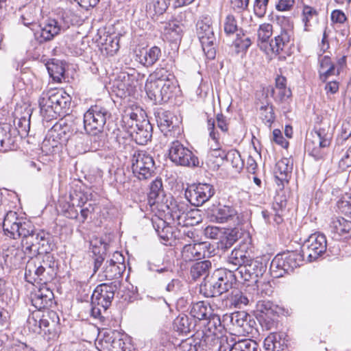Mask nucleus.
<instances>
[{
  "label": "nucleus",
  "mask_w": 351,
  "mask_h": 351,
  "mask_svg": "<svg viewBox=\"0 0 351 351\" xmlns=\"http://www.w3.org/2000/svg\"><path fill=\"white\" fill-rule=\"evenodd\" d=\"M208 349V346H199V339L188 338L182 340L176 347V351H204Z\"/></svg>",
  "instance_id": "864d4df0"
},
{
  "label": "nucleus",
  "mask_w": 351,
  "mask_h": 351,
  "mask_svg": "<svg viewBox=\"0 0 351 351\" xmlns=\"http://www.w3.org/2000/svg\"><path fill=\"white\" fill-rule=\"evenodd\" d=\"M267 270V264L259 260L251 259L244 267L239 268V274L245 282H248L247 287L260 283L261 278Z\"/></svg>",
  "instance_id": "dca6fc26"
},
{
  "label": "nucleus",
  "mask_w": 351,
  "mask_h": 351,
  "mask_svg": "<svg viewBox=\"0 0 351 351\" xmlns=\"http://www.w3.org/2000/svg\"><path fill=\"white\" fill-rule=\"evenodd\" d=\"M237 342L234 338L221 334L217 337V340H215L213 346L219 344L218 351H233Z\"/></svg>",
  "instance_id": "bf43d9fd"
},
{
  "label": "nucleus",
  "mask_w": 351,
  "mask_h": 351,
  "mask_svg": "<svg viewBox=\"0 0 351 351\" xmlns=\"http://www.w3.org/2000/svg\"><path fill=\"white\" fill-rule=\"evenodd\" d=\"M252 259L249 252L245 247L234 248L228 257V263L236 267L239 274V268L246 265Z\"/></svg>",
  "instance_id": "473e14b6"
},
{
  "label": "nucleus",
  "mask_w": 351,
  "mask_h": 351,
  "mask_svg": "<svg viewBox=\"0 0 351 351\" xmlns=\"http://www.w3.org/2000/svg\"><path fill=\"white\" fill-rule=\"evenodd\" d=\"M196 33L202 49L208 59L213 60L216 56L217 38L208 16H202L196 23Z\"/></svg>",
  "instance_id": "1a4fd4ad"
},
{
  "label": "nucleus",
  "mask_w": 351,
  "mask_h": 351,
  "mask_svg": "<svg viewBox=\"0 0 351 351\" xmlns=\"http://www.w3.org/2000/svg\"><path fill=\"white\" fill-rule=\"evenodd\" d=\"M5 234L16 239L21 238V247L25 254H37L41 232L29 220L19 218L16 212L9 211L3 221Z\"/></svg>",
  "instance_id": "f257e3e1"
},
{
  "label": "nucleus",
  "mask_w": 351,
  "mask_h": 351,
  "mask_svg": "<svg viewBox=\"0 0 351 351\" xmlns=\"http://www.w3.org/2000/svg\"><path fill=\"white\" fill-rule=\"evenodd\" d=\"M43 313L51 324V326H49V329H47V338L49 339H53L57 336L60 331V318L58 314L56 311L51 310H47L44 311Z\"/></svg>",
  "instance_id": "c03bdc74"
},
{
  "label": "nucleus",
  "mask_w": 351,
  "mask_h": 351,
  "mask_svg": "<svg viewBox=\"0 0 351 351\" xmlns=\"http://www.w3.org/2000/svg\"><path fill=\"white\" fill-rule=\"evenodd\" d=\"M49 76L53 81L60 82L65 72L64 66L59 63L52 62L47 66Z\"/></svg>",
  "instance_id": "69168bd1"
},
{
  "label": "nucleus",
  "mask_w": 351,
  "mask_h": 351,
  "mask_svg": "<svg viewBox=\"0 0 351 351\" xmlns=\"http://www.w3.org/2000/svg\"><path fill=\"white\" fill-rule=\"evenodd\" d=\"M21 21L23 24L30 28L35 27L37 26V21L39 19V16L41 14L42 9L40 6L30 3L23 6L20 8Z\"/></svg>",
  "instance_id": "a878e982"
},
{
  "label": "nucleus",
  "mask_w": 351,
  "mask_h": 351,
  "mask_svg": "<svg viewBox=\"0 0 351 351\" xmlns=\"http://www.w3.org/2000/svg\"><path fill=\"white\" fill-rule=\"evenodd\" d=\"M71 97L62 90H45L38 99L40 114L47 120L56 119L68 114L70 111Z\"/></svg>",
  "instance_id": "f03ea898"
},
{
  "label": "nucleus",
  "mask_w": 351,
  "mask_h": 351,
  "mask_svg": "<svg viewBox=\"0 0 351 351\" xmlns=\"http://www.w3.org/2000/svg\"><path fill=\"white\" fill-rule=\"evenodd\" d=\"M254 300V295L248 298L239 290H233L228 298V302H229L230 306L237 308H241L243 306L247 305L250 301H253Z\"/></svg>",
  "instance_id": "79ce46f5"
},
{
  "label": "nucleus",
  "mask_w": 351,
  "mask_h": 351,
  "mask_svg": "<svg viewBox=\"0 0 351 351\" xmlns=\"http://www.w3.org/2000/svg\"><path fill=\"white\" fill-rule=\"evenodd\" d=\"M88 201L87 196L81 191L74 190L70 192L69 202L61 205L62 211L65 217L77 219L79 212L77 208L84 206Z\"/></svg>",
  "instance_id": "a211bd4d"
},
{
  "label": "nucleus",
  "mask_w": 351,
  "mask_h": 351,
  "mask_svg": "<svg viewBox=\"0 0 351 351\" xmlns=\"http://www.w3.org/2000/svg\"><path fill=\"white\" fill-rule=\"evenodd\" d=\"M290 41V33L286 29H282L280 34L275 36L274 40H271L269 47L273 53L279 54L284 50L285 47Z\"/></svg>",
  "instance_id": "37998d69"
},
{
  "label": "nucleus",
  "mask_w": 351,
  "mask_h": 351,
  "mask_svg": "<svg viewBox=\"0 0 351 351\" xmlns=\"http://www.w3.org/2000/svg\"><path fill=\"white\" fill-rule=\"evenodd\" d=\"M182 258L185 262L204 258L211 254L210 244L208 242H200L194 244H185L182 250Z\"/></svg>",
  "instance_id": "aec40b11"
},
{
  "label": "nucleus",
  "mask_w": 351,
  "mask_h": 351,
  "mask_svg": "<svg viewBox=\"0 0 351 351\" xmlns=\"http://www.w3.org/2000/svg\"><path fill=\"white\" fill-rule=\"evenodd\" d=\"M331 232L343 236L344 234L351 235V221L347 220L341 217H335L331 219L330 223Z\"/></svg>",
  "instance_id": "58836bf2"
},
{
  "label": "nucleus",
  "mask_w": 351,
  "mask_h": 351,
  "mask_svg": "<svg viewBox=\"0 0 351 351\" xmlns=\"http://www.w3.org/2000/svg\"><path fill=\"white\" fill-rule=\"evenodd\" d=\"M327 249V240L326 236L320 232L311 234L303 243L301 250L299 252L308 262H313L322 256Z\"/></svg>",
  "instance_id": "9b49d317"
},
{
  "label": "nucleus",
  "mask_w": 351,
  "mask_h": 351,
  "mask_svg": "<svg viewBox=\"0 0 351 351\" xmlns=\"http://www.w3.org/2000/svg\"><path fill=\"white\" fill-rule=\"evenodd\" d=\"M173 329L180 333L189 334L198 326L196 321L185 314L179 315L173 321Z\"/></svg>",
  "instance_id": "e433bc0d"
},
{
  "label": "nucleus",
  "mask_w": 351,
  "mask_h": 351,
  "mask_svg": "<svg viewBox=\"0 0 351 351\" xmlns=\"http://www.w3.org/2000/svg\"><path fill=\"white\" fill-rule=\"evenodd\" d=\"M171 0H148L147 12L150 15H161L170 5Z\"/></svg>",
  "instance_id": "09e8293b"
},
{
  "label": "nucleus",
  "mask_w": 351,
  "mask_h": 351,
  "mask_svg": "<svg viewBox=\"0 0 351 351\" xmlns=\"http://www.w3.org/2000/svg\"><path fill=\"white\" fill-rule=\"evenodd\" d=\"M351 136V118H348L343 121L341 125L340 134L336 140V144L334 148V153L338 154L343 151L342 147L344 143Z\"/></svg>",
  "instance_id": "a19ab883"
},
{
  "label": "nucleus",
  "mask_w": 351,
  "mask_h": 351,
  "mask_svg": "<svg viewBox=\"0 0 351 351\" xmlns=\"http://www.w3.org/2000/svg\"><path fill=\"white\" fill-rule=\"evenodd\" d=\"M211 262L206 260L194 263L190 269V274L193 280H196L201 276H207L211 268Z\"/></svg>",
  "instance_id": "3c124183"
},
{
  "label": "nucleus",
  "mask_w": 351,
  "mask_h": 351,
  "mask_svg": "<svg viewBox=\"0 0 351 351\" xmlns=\"http://www.w3.org/2000/svg\"><path fill=\"white\" fill-rule=\"evenodd\" d=\"M161 56L160 48L154 46L145 50H141L136 54V60L146 67L153 66Z\"/></svg>",
  "instance_id": "72a5a7b5"
},
{
  "label": "nucleus",
  "mask_w": 351,
  "mask_h": 351,
  "mask_svg": "<svg viewBox=\"0 0 351 351\" xmlns=\"http://www.w3.org/2000/svg\"><path fill=\"white\" fill-rule=\"evenodd\" d=\"M54 247L53 240L51 234L45 230L41 232L37 250V256L50 254Z\"/></svg>",
  "instance_id": "ea45409f"
},
{
  "label": "nucleus",
  "mask_w": 351,
  "mask_h": 351,
  "mask_svg": "<svg viewBox=\"0 0 351 351\" xmlns=\"http://www.w3.org/2000/svg\"><path fill=\"white\" fill-rule=\"evenodd\" d=\"M213 313L214 311L208 302H191L189 306V314L196 321L197 325Z\"/></svg>",
  "instance_id": "c85d7f7f"
},
{
  "label": "nucleus",
  "mask_w": 351,
  "mask_h": 351,
  "mask_svg": "<svg viewBox=\"0 0 351 351\" xmlns=\"http://www.w3.org/2000/svg\"><path fill=\"white\" fill-rule=\"evenodd\" d=\"M258 344L250 339L239 340L233 351H258Z\"/></svg>",
  "instance_id": "338daca9"
},
{
  "label": "nucleus",
  "mask_w": 351,
  "mask_h": 351,
  "mask_svg": "<svg viewBox=\"0 0 351 351\" xmlns=\"http://www.w3.org/2000/svg\"><path fill=\"white\" fill-rule=\"evenodd\" d=\"M32 303L38 311L51 307L55 304L53 291L47 284L40 285L38 289L32 295Z\"/></svg>",
  "instance_id": "4be33fe9"
},
{
  "label": "nucleus",
  "mask_w": 351,
  "mask_h": 351,
  "mask_svg": "<svg viewBox=\"0 0 351 351\" xmlns=\"http://www.w3.org/2000/svg\"><path fill=\"white\" fill-rule=\"evenodd\" d=\"M207 215L209 220L215 223L236 224L239 222L237 210L233 207L229 206L219 205L208 210Z\"/></svg>",
  "instance_id": "6ab92c4d"
},
{
  "label": "nucleus",
  "mask_w": 351,
  "mask_h": 351,
  "mask_svg": "<svg viewBox=\"0 0 351 351\" xmlns=\"http://www.w3.org/2000/svg\"><path fill=\"white\" fill-rule=\"evenodd\" d=\"M171 64L169 65L167 62L162 60L159 66L156 69L153 73L155 81H174L175 76L171 70Z\"/></svg>",
  "instance_id": "a18cd8bd"
},
{
  "label": "nucleus",
  "mask_w": 351,
  "mask_h": 351,
  "mask_svg": "<svg viewBox=\"0 0 351 351\" xmlns=\"http://www.w3.org/2000/svg\"><path fill=\"white\" fill-rule=\"evenodd\" d=\"M237 280V274L230 269L220 268L204 280V295L207 298L221 295L232 289Z\"/></svg>",
  "instance_id": "20e7f679"
},
{
  "label": "nucleus",
  "mask_w": 351,
  "mask_h": 351,
  "mask_svg": "<svg viewBox=\"0 0 351 351\" xmlns=\"http://www.w3.org/2000/svg\"><path fill=\"white\" fill-rule=\"evenodd\" d=\"M166 200V196L163 190L161 178H156L153 180L149 186V192L147 196L148 204L152 208L154 206L159 210V207L163 205Z\"/></svg>",
  "instance_id": "b1692460"
},
{
  "label": "nucleus",
  "mask_w": 351,
  "mask_h": 351,
  "mask_svg": "<svg viewBox=\"0 0 351 351\" xmlns=\"http://www.w3.org/2000/svg\"><path fill=\"white\" fill-rule=\"evenodd\" d=\"M125 268L124 256L120 252H115L112 258L106 262L101 276L107 280L118 281L122 278Z\"/></svg>",
  "instance_id": "f3484780"
},
{
  "label": "nucleus",
  "mask_w": 351,
  "mask_h": 351,
  "mask_svg": "<svg viewBox=\"0 0 351 351\" xmlns=\"http://www.w3.org/2000/svg\"><path fill=\"white\" fill-rule=\"evenodd\" d=\"M332 133L328 129L319 128L311 132L305 141V151L315 160L324 158L326 149L330 146Z\"/></svg>",
  "instance_id": "423d86ee"
},
{
  "label": "nucleus",
  "mask_w": 351,
  "mask_h": 351,
  "mask_svg": "<svg viewBox=\"0 0 351 351\" xmlns=\"http://www.w3.org/2000/svg\"><path fill=\"white\" fill-rule=\"evenodd\" d=\"M223 29L227 36H230L239 32L240 29H238L237 21L233 15L228 14L226 17L223 24Z\"/></svg>",
  "instance_id": "774afa93"
},
{
  "label": "nucleus",
  "mask_w": 351,
  "mask_h": 351,
  "mask_svg": "<svg viewBox=\"0 0 351 351\" xmlns=\"http://www.w3.org/2000/svg\"><path fill=\"white\" fill-rule=\"evenodd\" d=\"M152 222L158 236L164 242H168L173 239H179L177 231L172 226L167 225L165 220L159 217H155L152 219Z\"/></svg>",
  "instance_id": "c756f323"
},
{
  "label": "nucleus",
  "mask_w": 351,
  "mask_h": 351,
  "mask_svg": "<svg viewBox=\"0 0 351 351\" xmlns=\"http://www.w3.org/2000/svg\"><path fill=\"white\" fill-rule=\"evenodd\" d=\"M16 131L8 123L0 125V150L7 152L14 147L16 142Z\"/></svg>",
  "instance_id": "2f4dec72"
},
{
  "label": "nucleus",
  "mask_w": 351,
  "mask_h": 351,
  "mask_svg": "<svg viewBox=\"0 0 351 351\" xmlns=\"http://www.w3.org/2000/svg\"><path fill=\"white\" fill-rule=\"evenodd\" d=\"M278 306L269 300H258L256 303V316L278 313Z\"/></svg>",
  "instance_id": "5fc2aeb1"
},
{
  "label": "nucleus",
  "mask_w": 351,
  "mask_h": 351,
  "mask_svg": "<svg viewBox=\"0 0 351 351\" xmlns=\"http://www.w3.org/2000/svg\"><path fill=\"white\" fill-rule=\"evenodd\" d=\"M188 209V205L184 202L176 200L171 201L170 204H168L167 200H166L165 203L159 207V210L163 212L167 211L172 221L180 226L182 222H183L184 217H185L184 215Z\"/></svg>",
  "instance_id": "5701e85b"
},
{
  "label": "nucleus",
  "mask_w": 351,
  "mask_h": 351,
  "mask_svg": "<svg viewBox=\"0 0 351 351\" xmlns=\"http://www.w3.org/2000/svg\"><path fill=\"white\" fill-rule=\"evenodd\" d=\"M51 132L53 137H56L59 140L61 143L68 145L73 134V130L71 129V126L66 123H56L52 128L49 130Z\"/></svg>",
  "instance_id": "f704fd0d"
},
{
  "label": "nucleus",
  "mask_w": 351,
  "mask_h": 351,
  "mask_svg": "<svg viewBox=\"0 0 351 351\" xmlns=\"http://www.w3.org/2000/svg\"><path fill=\"white\" fill-rule=\"evenodd\" d=\"M111 118L112 114L107 108L98 104L91 106L84 114V130L101 131Z\"/></svg>",
  "instance_id": "9d476101"
},
{
  "label": "nucleus",
  "mask_w": 351,
  "mask_h": 351,
  "mask_svg": "<svg viewBox=\"0 0 351 351\" xmlns=\"http://www.w3.org/2000/svg\"><path fill=\"white\" fill-rule=\"evenodd\" d=\"M137 75L138 73L134 71L132 73H121L116 83L117 88L122 91L124 95H131L138 84Z\"/></svg>",
  "instance_id": "cd10ccee"
},
{
  "label": "nucleus",
  "mask_w": 351,
  "mask_h": 351,
  "mask_svg": "<svg viewBox=\"0 0 351 351\" xmlns=\"http://www.w3.org/2000/svg\"><path fill=\"white\" fill-rule=\"evenodd\" d=\"M287 347L283 334L270 333L264 340V348L267 350L282 351Z\"/></svg>",
  "instance_id": "4c0bfd02"
},
{
  "label": "nucleus",
  "mask_w": 351,
  "mask_h": 351,
  "mask_svg": "<svg viewBox=\"0 0 351 351\" xmlns=\"http://www.w3.org/2000/svg\"><path fill=\"white\" fill-rule=\"evenodd\" d=\"M241 233L237 228L223 231V235L220 241V247L224 250L230 248L241 237Z\"/></svg>",
  "instance_id": "49530a36"
},
{
  "label": "nucleus",
  "mask_w": 351,
  "mask_h": 351,
  "mask_svg": "<svg viewBox=\"0 0 351 351\" xmlns=\"http://www.w3.org/2000/svg\"><path fill=\"white\" fill-rule=\"evenodd\" d=\"M54 265L53 257L51 254L31 258L25 266V280L32 285H43L53 279L50 272Z\"/></svg>",
  "instance_id": "7ed1b4c3"
},
{
  "label": "nucleus",
  "mask_w": 351,
  "mask_h": 351,
  "mask_svg": "<svg viewBox=\"0 0 351 351\" xmlns=\"http://www.w3.org/2000/svg\"><path fill=\"white\" fill-rule=\"evenodd\" d=\"M260 117L263 122L269 128H271L275 120V114L272 105L267 104L260 108Z\"/></svg>",
  "instance_id": "680f3d73"
},
{
  "label": "nucleus",
  "mask_w": 351,
  "mask_h": 351,
  "mask_svg": "<svg viewBox=\"0 0 351 351\" xmlns=\"http://www.w3.org/2000/svg\"><path fill=\"white\" fill-rule=\"evenodd\" d=\"M154 116L162 132H169L176 127L177 118L171 111L160 108L154 112Z\"/></svg>",
  "instance_id": "7c9ffc66"
},
{
  "label": "nucleus",
  "mask_w": 351,
  "mask_h": 351,
  "mask_svg": "<svg viewBox=\"0 0 351 351\" xmlns=\"http://www.w3.org/2000/svg\"><path fill=\"white\" fill-rule=\"evenodd\" d=\"M67 147L74 149L75 154H83L90 150L87 145L84 144V136L82 134H73Z\"/></svg>",
  "instance_id": "603ef678"
},
{
  "label": "nucleus",
  "mask_w": 351,
  "mask_h": 351,
  "mask_svg": "<svg viewBox=\"0 0 351 351\" xmlns=\"http://www.w3.org/2000/svg\"><path fill=\"white\" fill-rule=\"evenodd\" d=\"M200 330H197L195 337L199 339V346H208V349L213 347V342L217 340L225 330L221 324L220 316L217 313H212L204 321L198 324Z\"/></svg>",
  "instance_id": "0eeeda50"
},
{
  "label": "nucleus",
  "mask_w": 351,
  "mask_h": 351,
  "mask_svg": "<svg viewBox=\"0 0 351 351\" xmlns=\"http://www.w3.org/2000/svg\"><path fill=\"white\" fill-rule=\"evenodd\" d=\"M107 129L108 133L105 134L104 130L101 131H97L95 130L92 132H86L89 135V141L90 142V150H98L100 147L104 145L105 138L106 136H109L110 138H114L116 141H119V137L121 136V130L116 125H110L108 123L107 125Z\"/></svg>",
  "instance_id": "412c9836"
},
{
  "label": "nucleus",
  "mask_w": 351,
  "mask_h": 351,
  "mask_svg": "<svg viewBox=\"0 0 351 351\" xmlns=\"http://www.w3.org/2000/svg\"><path fill=\"white\" fill-rule=\"evenodd\" d=\"M278 317V313L271 315H265L256 316L259 324L263 330H272L277 326Z\"/></svg>",
  "instance_id": "e2e57ef3"
},
{
  "label": "nucleus",
  "mask_w": 351,
  "mask_h": 351,
  "mask_svg": "<svg viewBox=\"0 0 351 351\" xmlns=\"http://www.w3.org/2000/svg\"><path fill=\"white\" fill-rule=\"evenodd\" d=\"M120 281L102 283L96 287L91 297V315L101 319L102 311L106 312L112 304L115 291L120 287Z\"/></svg>",
  "instance_id": "39448f33"
},
{
  "label": "nucleus",
  "mask_w": 351,
  "mask_h": 351,
  "mask_svg": "<svg viewBox=\"0 0 351 351\" xmlns=\"http://www.w3.org/2000/svg\"><path fill=\"white\" fill-rule=\"evenodd\" d=\"M165 34L170 36L173 40H180L183 32V25L179 21L173 20L166 23Z\"/></svg>",
  "instance_id": "6e6d98bb"
},
{
  "label": "nucleus",
  "mask_w": 351,
  "mask_h": 351,
  "mask_svg": "<svg viewBox=\"0 0 351 351\" xmlns=\"http://www.w3.org/2000/svg\"><path fill=\"white\" fill-rule=\"evenodd\" d=\"M131 162L132 172L139 180H147L154 173L156 168L154 158L145 151H135Z\"/></svg>",
  "instance_id": "f8f14e48"
},
{
  "label": "nucleus",
  "mask_w": 351,
  "mask_h": 351,
  "mask_svg": "<svg viewBox=\"0 0 351 351\" xmlns=\"http://www.w3.org/2000/svg\"><path fill=\"white\" fill-rule=\"evenodd\" d=\"M170 160L176 165L189 167L199 166L198 158L180 141H173L169 148Z\"/></svg>",
  "instance_id": "2eb2a0df"
},
{
  "label": "nucleus",
  "mask_w": 351,
  "mask_h": 351,
  "mask_svg": "<svg viewBox=\"0 0 351 351\" xmlns=\"http://www.w3.org/2000/svg\"><path fill=\"white\" fill-rule=\"evenodd\" d=\"M51 134V132L48 131L41 147L43 151L50 154L56 152L62 145L61 142H59V140L56 137H53Z\"/></svg>",
  "instance_id": "4d7b16f0"
},
{
  "label": "nucleus",
  "mask_w": 351,
  "mask_h": 351,
  "mask_svg": "<svg viewBox=\"0 0 351 351\" xmlns=\"http://www.w3.org/2000/svg\"><path fill=\"white\" fill-rule=\"evenodd\" d=\"M293 169V163L291 162L290 159L284 158L280 160L276 164L275 167V178L277 180L280 181L283 185L284 182H289V180L291 176Z\"/></svg>",
  "instance_id": "c9c22d12"
},
{
  "label": "nucleus",
  "mask_w": 351,
  "mask_h": 351,
  "mask_svg": "<svg viewBox=\"0 0 351 351\" xmlns=\"http://www.w3.org/2000/svg\"><path fill=\"white\" fill-rule=\"evenodd\" d=\"M319 62L320 67L319 69V73L320 79L323 82H325L329 76L335 74L336 69L335 64L332 62L330 58L328 56H325L321 58Z\"/></svg>",
  "instance_id": "de8ad7c7"
},
{
  "label": "nucleus",
  "mask_w": 351,
  "mask_h": 351,
  "mask_svg": "<svg viewBox=\"0 0 351 351\" xmlns=\"http://www.w3.org/2000/svg\"><path fill=\"white\" fill-rule=\"evenodd\" d=\"M215 194L214 186L208 183L199 182L189 184L184 191V195L188 202L197 207L202 206Z\"/></svg>",
  "instance_id": "ddd939ff"
},
{
  "label": "nucleus",
  "mask_w": 351,
  "mask_h": 351,
  "mask_svg": "<svg viewBox=\"0 0 351 351\" xmlns=\"http://www.w3.org/2000/svg\"><path fill=\"white\" fill-rule=\"evenodd\" d=\"M63 29L58 20L48 17L43 19L37 26L32 27L34 33V38L39 44L52 40L56 36L59 35Z\"/></svg>",
  "instance_id": "4468645a"
},
{
  "label": "nucleus",
  "mask_w": 351,
  "mask_h": 351,
  "mask_svg": "<svg viewBox=\"0 0 351 351\" xmlns=\"http://www.w3.org/2000/svg\"><path fill=\"white\" fill-rule=\"evenodd\" d=\"M152 125L148 119H143L130 136L138 145H145L152 136Z\"/></svg>",
  "instance_id": "bb28decb"
},
{
  "label": "nucleus",
  "mask_w": 351,
  "mask_h": 351,
  "mask_svg": "<svg viewBox=\"0 0 351 351\" xmlns=\"http://www.w3.org/2000/svg\"><path fill=\"white\" fill-rule=\"evenodd\" d=\"M233 45L236 48L237 53H239L247 51L252 45V40L241 29L239 32L237 33V37L233 42Z\"/></svg>",
  "instance_id": "13d9d810"
},
{
  "label": "nucleus",
  "mask_w": 351,
  "mask_h": 351,
  "mask_svg": "<svg viewBox=\"0 0 351 351\" xmlns=\"http://www.w3.org/2000/svg\"><path fill=\"white\" fill-rule=\"evenodd\" d=\"M108 243L102 238H95L90 241V249L93 254V274H96L101 267L107 252Z\"/></svg>",
  "instance_id": "393cba45"
},
{
  "label": "nucleus",
  "mask_w": 351,
  "mask_h": 351,
  "mask_svg": "<svg viewBox=\"0 0 351 351\" xmlns=\"http://www.w3.org/2000/svg\"><path fill=\"white\" fill-rule=\"evenodd\" d=\"M180 226L193 227L202 222V216L197 209L187 210Z\"/></svg>",
  "instance_id": "052dcab7"
},
{
  "label": "nucleus",
  "mask_w": 351,
  "mask_h": 351,
  "mask_svg": "<svg viewBox=\"0 0 351 351\" xmlns=\"http://www.w3.org/2000/svg\"><path fill=\"white\" fill-rule=\"evenodd\" d=\"M146 93L148 97L155 104H161L163 102L162 90L159 81L151 82L146 84Z\"/></svg>",
  "instance_id": "8fccbe9b"
},
{
  "label": "nucleus",
  "mask_w": 351,
  "mask_h": 351,
  "mask_svg": "<svg viewBox=\"0 0 351 351\" xmlns=\"http://www.w3.org/2000/svg\"><path fill=\"white\" fill-rule=\"evenodd\" d=\"M303 261L302 255L298 251L277 254L270 263L271 275L278 278L289 274L294 269L300 267Z\"/></svg>",
  "instance_id": "6e6552de"
},
{
  "label": "nucleus",
  "mask_w": 351,
  "mask_h": 351,
  "mask_svg": "<svg viewBox=\"0 0 351 351\" xmlns=\"http://www.w3.org/2000/svg\"><path fill=\"white\" fill-rule=\"evenodd\" d=\"M225 162L230 163L237 171L241 169L243 166V162L241 155L237 150L232 149L228 152L224 156Z\"/></svg>",
  "instance_id": "0e129e2a"
}]
</instances>
